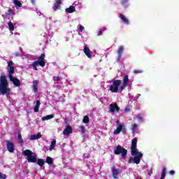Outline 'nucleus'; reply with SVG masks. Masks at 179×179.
Here are the masks:
<instances>
[{"mask_svg":"<svg viewBox=\"0 0 179 179\" xmlns=\"http://www.w3.org/2000/svg\"><path fill=\"white\" fill-rule=\"evenodd\" d=\"M22 155L27 157L29 163H36L37 162V155L30 150H24Z\"/></svg>","mask_w":179,"mask_h":179,"instance_id":"20e7f679","label":"nucleus"},{"mask_svg":"<svg viewBox=\"0 0 179 179\" xmlns=\"http://www.w3.org/2000/svg\"><path fill=\"white\" fill-rule=\"evenodd\" d=\"M8 80H6V77L5 76H2L0 77V94H3V96H6V97H9L10 94V88L8 87Z\"/></svg>","mask_w":179,"mask_h":179,"instance_id":"f03ea898","label":"nucleus"},{"mask_svg":"<svg viewBox=\"0 0 179 179\" xmlns=\"http://www.w3.org/2000/svg\"><path fill=\"white\" fill-rule=\"evenodd\" d=\"M61 5H62V0H55L52 6L53 10L55 12L61 9Z\"/></svg>","mask_w":179,"mask_h":179,"instance_id":"6e6552de","label":"nucleus"},{"mask_svg":"<svg viewBox=\"0 0 179 179\" xmlns=\"http://www.w3.org/2000/svg\"><path fill=\"white\" fill-rule=\"evenodd\" d=\"M7 149L10 153H13V152H15V145H13V143L7 141Z\"/></svg>","mask_w":179,"mask_h":179,"instance_id":"4468645a","label":"nucleus"},{"mask_svg":"<svg viewBox=\"0 0 179 179\" xmlns=\"http://www.w3.org/2000/svg\"><path fill=\"white\" fill-rule=\"evenodd\" d=\"M37 163H38V166H40L41 167V166H44L45 162L43 161V159H38L37 161Z\"/></svg>","mask_w":179,"mask_h":179,"instance_id":"c85d7f7f","label":"nucleus"},{"mask_svg":"<svg viewBox=\"0 0 179 179\" xmlns=\"http://www.w3.org/2000/svg\"><path fill=\"white\" fill-rule=\"evenodd\" d=\"M18 142L19 143H23V138H22V134H18Z\"/></svg>","mask_w":179,"mask_h":179,"instance_id":"f704fd0d","label":"nucleus"},{"mask_svg":"<svg viewBox=\"0 0 179 179\" xmlns=\"http://www.w3.org/2000/svg\"><path fill=\"white\" fill-rule=\"evenodd\" d=\"M129 82V78H128V75L124 76L123 78V84L120 86L121 90H124L128 86V83Z\"/></svg>","mask_w":179,"mask_h":179,"instance_id":"f8f14e48","label":"nucleus"},{"mask_svg":"<svg viewBox=\"0 0 179 179\" xmlns=\"http://www.w3.org/2000/svg\"><path fill=\"white\" fill-rule=\"evenodd\" d=\"M166 171H167V169L166 168H163L161 178H164L166 177Z\"/></svg>","mask_w":179,"mask_h":179,"instance_id":"c756f323","label":"nucleus"},{"mask_svg":"<svg viewBox=\"0 0 179 179\" xmlns=\"http://www.w3.org/2000/svg\"><path fill=\"white\" fill-rule=\"evenodd\" d=\"M130 129L132 134H138V131H139V124L136 123L131 124Z\"/></svg>","mask_w":179,"mask_h":179,"instance_id":"ddd939ff","label":"nucleus"},{"mask_svg":"<svg viewBox=\"0 0 179 179\" xmlns=\"http://www.w3.org/2000/svg\"><path fill=\"white\" fill-rule=\"evenodd\" d=\"M116 124L117 128L113 131L114 135H118V134H120L122 129H125V126L121 124L119 121L116 122Z\"/></svg>","mask_w":179,"mask_h":179,"instance_id":"0eeeda50","label":"nucleus"},{"mask_svg":"<svg viewBox=\"0 0 179 179\" xmlns=\"http://www.w3.org/2000/svg\"><path fill=\"white\" fill-rule=\"evenodd\" d=\"M84 53L85 54L86 57H87V58L91 59L93 57V53H92V51L90 50V49H89V48L87 47H85L84 48Z\"/></svg>","mask_w":179,"mask_h":179,"instance_id":"2eb2a0df","label":"nucleus"},{"mask_svg":"<svg viewBox=\"0 0 179 179\" xmlns=\"http://www.w3.org/2000/svg\"><path fill=\"white\" fill-rule=\"evenodd\" d=\"M76 10V8H75V6H71L70 7L66 8V12L67 13H73Z\"/></svg>","mask_w":179,"mask_h":179,"instance_id":"aec40b11","label":"nucleus"},{"mask_svg":"<svg viewBox=\"0 0 179 179\" xmlns=\"http://www.w3.org/2000/svg\"><path fill=\"white\" fill-rule=\"evenodd\" d=\"M45 58V54H41V56L38 58V62H44V59Z\"/></svg>","mask_w":179,"mask_h":179,"instance_id":"cd10ccee","label":"nucleus"},{"mask_svg":"<svg viewBox=\"0 0 179 179\" xmlns=\"http://www.w3.org/2000/svg\"><path fill=\"white\" fill-rule=\"evenodd\" d=\"M138 145V138H135L131 141V155L134 157H131L129 159V163H134L135 164H139L141 163V159L143 157V154L139 152V150L136 148Z\"/></svg>","mask_w":179,"mask_h":179,"instance_id":"f257e3e1","label":"nucleus"},{"mask_svg":"<svg viewBox=\"0 0 179 179\" xmlns=\"http://www.w3.org/2000/svg\"><path fill=\"white\" fill-rule=\"evenodd\" d=\"M42 135L41 133H38L36 135L34 134L30 136V141H36L37 139H40L41 138Z\"/></svg>","mask_w":179,"mask_h":179,"instance_id":"6ab92c4d","label":"nucleus"},{"mask_svg":"<svg viewBox=\"0 0 179 179\" xmlns=\"http://www.w3.org/2000/svg\"><path fill=\"white\" fill-rule=\"evenodd\" d=\"M55 145H57V140L53 139L52 141L50 143V146L49 148V150L51 152L52 150H54L55 148Z\"/></svg>","mask_w":179,"mask_h":179,"instance_id":"4be33fe9","label":"nucleus"},{"mask_svg":"<svg viewBox=\"0 0 179 179\" xmlns=\"http://www.w3.org/2000/svg\"><path fill=\"white\" fill-rule=\"evenodd\" d=\"M78 30H80V31L82 33V31H83L85 30V27H83V25L81 24H79L78 26Z\"/></svg>","mask_w":179,"mask_h":179,"instance_id":"72a5a7b5","label":"nucleus"},{"mask_svg":"<svg viewBox=\"0 0 179 179\" xmlns=\"http://www.w3.org/2000/svg\"><path fill=\"white\" fill-rule=\"evenodd\" d=\"M53 160H52V158H51V157H48L46 158V163H48V164H51Z\"/></svg>","mask_w":179,"mask_h":179,"instance_id":"2f4dec72","label":"nucleus"},{"mask_svg":"<svg viewBox=\"0 0 179 179\" xmlns=\"http://www.w3.org/2000/svg\"><path fill=\"white\" fill-rule=\"evenodd\" d=\"M169 174H171V176H174V174H176V171H171L169 172Z\"/></svg>","mask_w":179,"mask_h":179,"instance_id":"37998d69","label":"nucleus"},{"mask_svg":"<svg viewBox=\"0 0 179 179\" xmlns=\"http://www.w3.org/2000/svg\"><path fill=\"white\" fill-rule=\"evenodd\" d=\"M122 81L121 80H115L112 81V85H110L109 89L112 93H117L120 86H121Z\"/></svg>","mask_w":179,"mask_h":179,"instance_id":"39448f33","label":"nucleus"},{"mask_svg":"<svg viewBox=\"0 0 179 179\" xmlns=\"http://www.w3.org/2000/svg\"><path fill=\"white\" fill-rule=\"evenodd\" d=\"M38 65H40V66H42L43 68L45 66V62H39V60L34 62V64H32V66L34 71H37V67L38 66Z\"/></svg>","mask_w":179,"mask_h":179,"instance_id":"9b49d317","label":"nucleus"},{"mask_svg":"<svg viewBox=\"0 0 179 179\" xmlns=\"http://www.w3.org/2000/svg\"><path fill=\"white\" fill-rule=\"evenodd\" d=\"M8 28L10 31H13L15 30V25H13V22H10V21L8 22Z\"/></svg>","mask_w":179,"mask_h":179,"instance_id":"5701e85b","label":"nucleus"},{"mask_svg":"<svg viewBox=\"0 0 179 179\" xmlns=\"http://www.w3.org/2000/svg\"><path fill=\"white\" fill-rule=\"evenodd\" d=\"M122 52H124V46H120L117 50V54L119 57L122 55Z\"/></svg>","mask_w":179,"mask_h":179,"instance_id":"bb28decb","label":"nucleus"},{"mask_svg":"<svg viewBox=\"0 0 179 179\" xmlns=\"http://www.w3.org/2000/svg\"><path fill=\"white\" fill-rule=\"evenodd\" d=\"M104 30H106V28H103V29H101L102 31H104Z\"/></svg>","mask_w":179,"mask_h":179,"instance_id":"49530a36","label":"nucleus"},{"mask_svg":"<svg viewBox=\"0 0 179 179\" xmlns=\"http://www.w3.org/2000/svg\"><path fill=\"white\" fill-rule=\"evenodd\" d=\"M7 177H8V176H7L6 174H4V173L0 172V178H1V179H6Z\"/></svg>","mask_w":179,"mask_h":179,"instance_id":"c9c22d12","label":"nucleus"},{"mask_svg":"<svg viewBox=\"0 0 179 179\" xmlns=\"http://www.w3.org/2000/svg\"><path fill=\"white\" fill-rule=\"evenodd\" d=\"M8 15H9L10 16L12 15H15V13H13V11L12 10H8Z\"/></svg>","mask_w":179,"mask_h":179,"instance_id":"79ce46f5","label":"nucleus"},{"mask_svg":"<svg viewBox=\"0 0 179 179\" xmlns=\"http://www.w3.org/2000/svg\"><path fill=\"white\" fill-rule=\"evenodd\" d=\"M161 179H164V178H162V177H161Z\"/></svg>","mask_w":179,"mask_h":179,"instance_id":"09e8293b","label":"nucleus"},{"mask_svg":"<svg viewBox=\"0 0 179 179\" xmlns=\"http://www.w3.org/2000/svg\"><path fill=\"white\" fill-rule=\"evenodd\" d=\"M127 152L128 151H127V150H125V148H124L121 145H117L116 149L114 150L115 155H122V157L123 159H125V157H127Z\"/></svg>","mask_w":179,"mask_h":179,"instance_id":"423d86ee","label":"nucleus"},{"mask_svg":"<svg viewBox=\"0 0 179 179\" xmlns=\"http://www.w3.org/2000/svg\"><path fill=\"white\" fill-rule=\"evenodd\" d=\"M131 106H127V107L124 108V110L126 111V113H129V111H131Z\"/></svg>","mask_w":179,"mask_h":179,"instance_id":"ea45409f","label":"nucleus"},{"mask_svg":"<svg viewBox=\"0 0 179 179\" xmlns=\"http://www.w3.org/2000/svg\"><path fill=\"white\" fill-rule=\"evenodd\" d=\"M52 36V32L42 34V36L44 37V38H46L47 40H50Z\"/></svg>","mask_w":179,"mask_h":179,"instance_id":"412c9836","label":"nucleus"},{"mask_svg":"<svg viewBox=\"0 0 179 179\" xmlns=\"http://www.w3.org/2000/svg\"><path fill=\"white\" fill-rule=\"evenodd\" d=\"M31 3H33V5H34V3H36V0H31Z\"/></svg>","mask_w":179,"mask_h":179,"instance_id":"c03bdc74","label":"nucleus"},{"mask_svg":"<svg viewBox=\"0 0 179 179\" xmlns=\"http://www.w3.org/2000/svg\"><path fill=\"white\" fill-rule=\"evenodd\" d=\"M136 120L138 122H142V121H143V115L138 114L137 115H136Z\"/></svg>","mask_w":179,"mask_h":179,"instance_id":"a878e982","label":"nucleus"},{"mask_svg":"<svg viewBox=\"0 0 179 179\" xmlns=\"http://www.w3.org/2000/svg\"><path fill=\"white\" fill-rule=\"evenodd\" d=\"M134 73H136V74L142 73V70H134Z\"/></svg>","mask_w":179,"mask_h":179,"instance_id":"a19ab883","label":"nucleus"},{"mask_svg":"<svg viewBox=\"0 0 179 179\" xmlns=\"http://www.w3.org/2000/svg\"><path fill=\"white\" fill-rule=\"evenodd\" d=\"M99 36H101V31H99Z\"/></svg>","mask_w":179,"mask_h":179,"instance_id":"a18cd8bd","label":"nucleus"},{"mask_svg":"<svg viewBox=\"0 0 179 179\" xmlns=\"http://www.w3.org/2000/svg\"><path fill=\"white\" fill-rule=\"evenodd\" d=\"M38 80H34L33 81V90L34 93H37L38 92Z\"/></svg>","mask_w":179,"mask_h":179,"instance_id":"a211bd4d","label":"nucleus"},{"mask_svg":"<svg viewBox=\"0 0 179 179\" xmlns=\"http://www.w3.org/2000/svg\"><path fill=\"white\" fill-rule=\"evenodd\" d=\"M53 80H54L55 82H56V81L59 82V80H61V78L54 76V77H53Z\"/></svg>","mask_w":179,"mask_h":179,"instance_id":"58836bf2","label":"nucleus"},{"mask_svg":"<svg viewBox=\"0 0 179 179\" xmlns=\"http://www.w3.org/2000/svg\"><path fill=\"white\" fill-rule=\"evenodd\" d=\"M129 1V0H121V3H122V4L124 5V6H125L127 5V3H128Z\"/></svg>","mask_w":179,"mask_h":179,"instance_id":"4c0bfd02","label":"nucleus"},{"mask_svg":"<svg viewBox=\"0 0 179 179\" xmlns=\"http://www.w3.org/2000/svg\"><path fill=\"white\" fill-rule=\"evenodd\" d=\"M73 129L71 125H66L65 127L64 130L63 131V135L68 136V135H70V134H72Z\"/></svg>","mask_w":179,"mask_h":179,"instance_id":"9d476101","label":"nucleus"},{"mask_svg":"<svg viewBox=\"0 0 179 179\" xmlns=\"http://www.w3.org/2000/svg\"><path fill=\"white\" fill-rule=\"evenodd\" d=\"M120 17L124 24H129V20L125 15L120 14Z\"/></svg>","mask_w":179,"mask_h":179,"instance_id":"f3484780","label":"nucleus"},{"mask_svg":"<svg viewBox=\"0 0 179 179\" xmlns=\"http://www.w3.org/2000/svg\"><path fill=\"white\" fill-rule=\"evenodd\" d=\"M8 76L10 78V82H13V85L16 87H19L20 86V80L15 77H13V73H15V67L13 66V62L9 61L8 62Z\"/></svg>","mask_w":179,"mask_h":179,"instance_id":"7ed1b4c3","label":"nucleus"},{"mask_svg":"<svg viewBox=\"0 0 179 179\" xmlns=\"http://www.w3.org/2000/svg\"><path fill=\"white\" fill-rule=\"evenodd\" d=\"M40 104H41L40 101L37 100L36 103V105L34 108V110L35 113H38V109L40 108Z\"/></svg>","mask_w":179,"mask_h":179,"instance_id":"b1692460","label":"nucleus"},{"mask_svg":"<svg viewBox=\"0 0 179 179\" xmlns=\"http://www.w3.org/2000/svg\"><path fill=\"white\" fill-rule=\"evenodd\" d=\"M110 113H115V111H120V108L117 103H111L110 105Z\"/></svg>","mask_w":179,"mask_h":179,"instance_id":"dca6fc26","label":"nucleus"},{"mask_svg":"<svg viewBox=\"0 0 179 179\" xmlns=\"http://www.w3.org/2000/svg\"><path fill=\"white\" fill-rule=\"evenodd\" d=\"M80 128L81 129L82 134H85L86 133V127H85L84 126H80Z\"/></svg>","mask_w":179,"mask_h":179,"instance_id":"e433bc0d","label":"nucleus"},{"mask_svg":"<svg viewBox=\"0 0 179 179\" xmlns=\"http://www.w3.org/2000/svg\"><path fill=\"white\" fill-rule=\"evenodd\" d=\"M83 122H84V124H87V122H89V117L85 116Z\"/></svg>","mask_w":179,"mask_h":179,"instance_id":"473e14b6","label":"nucleus"},{"mask_svg":"<svg viewBox=\"0 0 179 179\" xmlns=\"http://www.w3.org/2000/svg\"><path fill=\"white\" fill-rule=\"evenodd\" d=\"M13 3H15V5L19 6L20 8H21L22 6V3H20V1H19L18 0H13Z\"/></svg>","mask_w":179,"mask_h":179,"instance_id":"7c9ffc66","label":"nucleus"},{"mask_svg":"<svg viewBox=\"0 0 179 179\" xmlns=\"http://www.w3.org/2000/svg\"><path fill=\"white\" fill-rule=\"evenodd\" d=\"M148 176H150V173H148Z\"/></svg>","mask_w":179,"mask_h":179,"instance_id":"de8ad7c7","label":"nucleus"},{"mask_svg":"<svg viewBox=\"0 0 179 179\" xmlns=\"http://www.w3.org/2000/svg\"><path fill=\"white\" fill-rule=\"evenodd\" d=\"M120 174H121V171H120V169H117L116 167L112 168V176L114 179H119Z\"/></svg>","mask_w":179,"mask_h":179,"instance_id":"1a4fd4ad","label":"nucleus"},{"mask_svg":"<svg viewBox=\"0 0 179 179\" xmlns=\"http://www.w3.org/2000/svg\"><path fill=\"white\" fill-rule=\"evenodd\" d=\"M54 118L53 115H48L42 117V121H48V120H52Z\"/></svg>","mask_w":179,"mask_h":179,"instance_id":"393cba45","label":"nucleus"}]
</instances>
